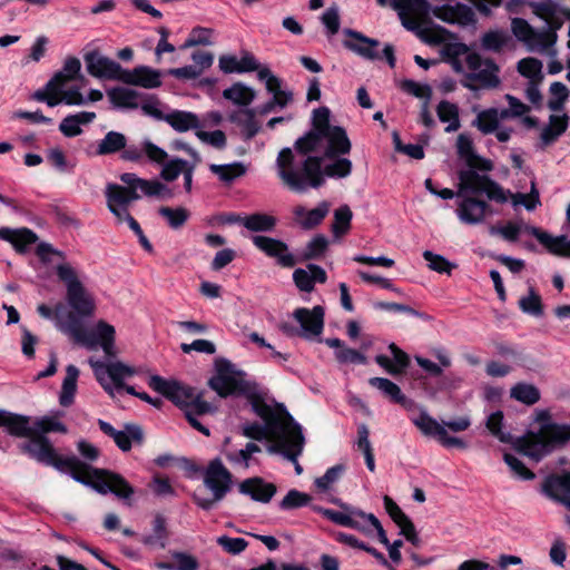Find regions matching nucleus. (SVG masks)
Masks as SVG:
<instances>
[{"instance_id": "nucleus-5", "label": "nucleus", "mask_w": 570, "mask_h": 570, "mask_svg": "<svg viewBox=\"0 0 570 570\" xmlns=\"http://www.w3.org/2000/svg\"><path fill=\"white\" fill-rule=\"evenodd\" d=\"M569 441V424H558L546 420L537 431H530L522 438H519L514 443V448L523 455L534 461H540Z\"/></svg>"}, {"instance_id": "nucleus-47", "label": "nucleus", "mask_w": 570, "mask_h": 570, "mask_svg": "<svg viewBox=\"0 0 570 570\" xmlns=\"http://www.w3.org/2000/svg\"><path fill=\"white\" fill-rule=\"evenodd\" d=\"M412 422L425 436H434L440 440L441 435L445 434V428L443 424H440L425 412H422L419 416L414 417Z\"/></svg>"}, {"instance_id": "nucleus-53", "label": "nucleus", "mask_w": 570, "mask_h": 570, "mask_svg": "<svg viewBox=\"0 0 570 570\" xmlns=\"http://www.w3.org/2000/svg\"><path fill=\"white\" fill-rule=\"evenodd\" d=\"M334 503H336L342 509V511H335L321 507H314V510L338 525L348 527L350 511L352 505L346 504L341 500H334Z\"/></svg>"}, {"instance_id": "nucleus-32", "label": "nucleus", "mask_w": 570, "mask_h": 570, "mask_svg": "<svg viewBox=\"0 0 570 570\" xmlns=\"http://www.w3.org/2000/svg\"><path fill=\"white\" fill-rule=\"evenodd\" d=\"M164 121L177 132H186L191 129L197 131L202 128L198 116L191 111L173 110L165 115Z\"/></svg>"}, {"instance_id": "nucleus-14", "label": "nucleus", "mask_w": 570, "mask_h": 570, "mask_svg": "<svg viewBox=\"0 0 570 570\" xmlns=\"http://www.w3.org/2000/svg\"><path fill=\"white\" fill-rule=\"evenodd\" d=\"M97 381L104 390L114 396V390L124 386L125 380L136 374V370L120 361L104 363L95 358H89Z\"/></svg>"}, {"instance_id": "nucleus-1", "label": "nucleus", "mask_w": 570, "mask_h": 570, "mask_svg": "<svg viewBox=\"0 0 570 570\" xmlns=\"http://www.w3.org/2000/svg\"><path fill=\"white\" fill-rule=\"evenodd\" d=\"M331 111L320 107L313 111V129L296 140L294 149L283 148L276 159L277 175L292 191L305 193L324 184L322 161L351 151L344 128L331 126Z\"/></svg>"}, {"instance_id": "nucleus-24", "label": "nucleus", "mask_w": 570, "mask_h": 570, "mask_svg": "<svg viewBox=\"0 0 570 570\" xmlns=\"http://www.w3.org/2000/svg\"><path fill=\"white\" fill-rule=\"evenodd\" d=\"M105 195L107 198V207L116 218L126 215L128 213L129 205L135 202L131 199L130 191L126 185L120 186L117 184H109L106 187Z\"/></svg>"}, {"instance_id": "nucleus-39", "label": "nucleus", "mask_w": 570, "mask_h": 570, "mask_svg": "<svg viewBox=\"0 0 570 570\" xmlns=\"http://www.w3.org/2000/svg\"><path fill=\"white\" fill-rule=\"evenodd\" d=\"M258 452H261V448L254 442H248L245 448L240 450L224 449V454L228 462L243 469L249 468L253 455Z\"/></svg>"}, {"instance_id": "nucleus-52", "label": "nucleus", "mask_w": 570, "mask_h": 570, "mask_svg": "<svg viewBox=\"0 0 570 570\" xmlns=\"http://www.w3.org/2000/svg\"><path fill=\"white\" fill-rule=\"evenodd\" d=\"M352 217L353 213L347 205H343L335 209L334 222L332 225V233L334 237L340 238L350 230Z\"/></svg>"}, {"instance_id": "nucleus-61", "label": "nucleus", "mask_w": 570, "mask_h": 570, "mask_svg": "<svg viewBox=\"0 0 570 570\" xmlns=\"http://www.w3.org/2000/svg\"><path fill=\"white\" fill-rule=\"evenodd\" d=\"M190 164L180 158H173L169 161L163 164L160 177L166 181H174L179 175L186 170Z\"/></svg>"}, {"instance_id": "nucleus-59", "label": "nucleus", "mask_w": 570, "mask_h": 570, "mask_svg": "<svg viewBox=\"0 0 570 570\" xmlns=\"http://www.w3.org/2000/svg\"><path fill=\"white\" fill-rule=\"evenodd\" d=\"M33 431L41 435L49 432L67 433L68 430L58 416H43L33 423Z\"/></svg>"}, {"instance_id": "nucleus-27", "label": "nucleus", "mask_w": 570, "mask_h": 570, "mask_svg": "<svg viewBox=\"0 0 570 570\" xmlns=\"http://www.w3.org/2000/svg\"><path fill=\"white\" fill-rule=\"evenodd\" d=\"M0 426L6 428L9 434L18 438H29L35 432L29 416L4 410H0Z\"/></svg>"}, {"instance_id": "nucleus-37", "label": "nucleus", "mask_w": 570, "mask_h": 570, "mask_svg": "<svg viewBox=\"0 0 570 570\" xmlns=\"http://www.w3.org/2000/svg\"><path fill=\"white\" fill-rule=\"evenodd\" d=\"M436 115L440 121L448 124L444 129L445 132H454L460 129V112L459 107L455 104L449 100L440 101L436 106Z\"/></svg>"}, {"instance_id": "nucleus-17", "label": "nucleus", "mask_w": 570, "mask_h": 570, "mask_svg": "<svg viewBox=\"0 0 570 570\" xmlns=\"http://www.w3.org/2000/svg\"><path fill=\"white\" fill-rule=\"evenodd\" d=\"M85 62L88 73L92 77L122 82L126 69H124L117 61L105 57L97 51H92L85 56Z\"/></svg>"}, {"instance_id": "nucleus-62", "label": "nucleus", "mask_w": 570, "mask_h": 570, "mask_svg": "<svg viewBox=\"0 0 570 570\" xmlns=\"http://www.w3.org/2000/svg\"><path fill=\"white\" fill-rule=\"evenodd\" d=\"M423 258L428 262L429 268L438 273L451 274L455 267V264L449 262L444 256L431 250H424Z\"/></svg>"}, {"instance_id": "nucleus-57", "label": "nucleus", "mask_w": 570, "mask_h": 570, "mask_svg": "<svg viewBox=\"0 0 570 570\" xmlns=\"http://www.w3.org/2000/svg\"><path fill=\"white\" fill-rule=\"evenodd\" d=\"M519 307L523 313L532 316L538 317L543 314L541 296L532 287L529 288L525 296L519 299Z\"/></svg>"}, {"instance_id": "nucleus-55", "label": "nucleus", "mask_w": 570, "mask_h": 570, "mask_svg": "<svg viewBox=\"0 0 570 570\" xmlns=\"http://www.w3.org/2000/svg\"><path fill=\"white\" fill-rule=\"evenodd\" d=\"M503 413L501 411H495L487 417L485 426L488 431L500 442L509 443L512 438L509 432L503 431Z\"/></svg>"}, {"instance_id": "nucleus-43", "label": "nucleus", "mask_w": 570, "mask_h": 570, "mask_svg": "<svg viewBox=\"0 0 570 570\" xmlns=\"http://www.w3.org/2000/svg\"><path fill=\"white\" fill-rule=\"evenodd\" d=\"M373 524L379 525V519L374 514L365 513L364 511L352 507L347 528L355 529L370 537L372 535Z\"/></svg>"}, {"instance_id": "nucleus-64", "label": "nucleus", "mask_w": 570, "mask_h": 570, "mask_svg": "<svg viewBox=\"0 0 570 570\" xmlns=\"http://www.w3.org/2000/svg\"><path fill=\"white\" fill-rule=\"evenodd\" d=\"M550 94L551 98L548 102V107L552 111H560L564 101L568 99V88L562 82L556 81L550 86Z\"/></svg>"}, {"instance_id": "nucleus-8", "label": "nucleus", "mask_w": 570, "mask_h": 570, "mask_svg": "<svg viewBox=\"0 0 570 570\" xmlns=\"http://www.w3.org/2000/svg\"><path fill=\"white\" fill-rule=\"evenodd\" d=\"M57 327L76 343L89 350H95L100 345L106 355H115V327L102 320L98 321L94 328H88L70 315L68 323L58 322Z\"/></svg>"}, {"instance_id": "nucleus-63", "label": "nucleus", "mask_w": 570, "mask_h": 570, "mask_svg": "<svg viewBox=\"0 0 570 570\" xmlns=\"http://www.w3.org/2000/svg\"><path fill=\"white\" fill-rule=\"evenodd\" d=\"M542 63L535 58H524L518 62V71L531 81L541 79Z\"/></svg>"}, {"instance_id": "nucleus-3", "label": "nucleus", "mask_w": 570, "mask_h": 570, "mask_svg": "<svg viewBox=\"0 0 570 570\" xmlns=\"http://www.w3.org/2000/svg\"><path fill=\"white\" fill-rule=\"evenodd\" d=\"M22 449L38 462L52 465L61 472H70L73 480L91 487L101 494L112 492L120 499H128L134 494L132 487L120 474L91 469L76 456L62 459L47 438L35 432Z\"/></svg>"}, {"instance_id": "nucleus-13", "label": "nucleus", "mask_w": 570, "mask_h": 570, "mask_svg": "<svg viewBox=\"0 0 570 570\" xmlns=\"http://www.w3.org/2000/svg\"><path fill=\"white\" fill-rule=\"evenodd\" d=\"M465 65L470 72L461 81L463 87L476 90L493 89L500 85L499 68L492 60H483L479 53L470 52L465 57Z\"/></svg>"}, {"instance_id": "nucleus-2", "label": "nucleus", "mask_w": 570, "mask_h": 570, "mask_svg": "<svg viewBox=\"0 0 570 570\" xmlns=\"http://www.w3.org/2000/svg\"><path fill=\"white\" fill-rule=\"evenodd\" d=\"M484 17L492 14V8H499L503 0H468ZM381 7L394 9L409 31L414 32L421 40L428 43H439L445 39V29L439 26H430V16L445 23L460 27L474 26L476 14L468 4L456 2L432 7L428 0H376Z\"/></svg>"}, {"instance_id": "nucleus-26", "label": "nucleus", "mask_w": 570, "mask_h": 570, "mask_svg": "<svg viewBox=\"0 0 570 570\" xmlns=\"http://www.w3.org/2000/svg\"><path fill=\"white\" fill-rule=\"evenodd\" d=\"M122 82L139 86L146 89L157 88L161 85L160 72L147 66H139L132 70H125Z\"/></svg>"}, {"instance_id": "nucleus-58", "label": "nucleus", "mask_w": 570, "mask_h": 570, "mask_svg": "<svg viewBox=\"0 0 570 570\" xmlns=\"http://www.w3.org/2000/svg\"><path fill=\"white\" fill-rule=\"evenodd\" d=\"M529 4L533 9V13L544 21L552 19L556 12H562L564 18H567L564 12L569 10L567 8L559 7V4L552 0L543 2H530Z\"/></svg>"}, {"instance_id": "nucleus-31", "label": "nucleus", "mask_w": 570, "mask_h": 570, "mask_svg": "<svg viewBox=\"0 0 570 570\" xmlns=\"http://www.w3.org/2000/svg\"><path fill=\"white\" fill-rule=\"evenodd\" d=\"M81 63L76 57L66 59L62 68L57 71L53 77L46 83L43 89H55L66 87V85L75 79L80 73Z\"/></svg>"}, {"instance_id": "nucleus-35", "label": "nucleus", "mask_w": 570, "mask_h": 570, "mask_svg": "<svg viewBox=\"0 0 570 570\" xmlns=\"http://www.w3.org/2000/svg\"><path fill=\"white\" fill-rule=\"evenodd\" d=\"M254 109H240L229 115V120L242 128L245 139H252L261 129Z\"/></svg>"}, {"instance_id": "nucleus-10", "label": "nucleus", "mask_w": 570, "mask_h": 570, "mask_svg": "<svg viewBox=\"0 0 570 570\" xmlns=\"http://www.w3.org/2000/svg\"><path fill=\"white\" fill-rule=\"evenodd\" d=\"M242 434L255 441H267V451L271 454L281 453L286 459L291 458V451H294V435L284 431L278 424L245 423L240 426Z\"/></svg>"}, {"instance_id": "nucleus-46", "label": "nucleus", "mask_w": 570, "mask_h": 570, "mask_svg": "<svg viewBox=\"0 0 570 570\" xmlns=\"http://www.w3.org/2000/svg\"><path fill=\"white\" fill-rule=\"evenodd\" d=\"M112 439L120 450L129 451L131 442L141 443L142 431L138 425L127 424L124 431H116Z\"/></svg>"}, {"instance_id": "nucleus-54", "label": "nucleus", "mask_w": 570, "mask_h": 570, "mask_svg": "<svg viewBox=\"0 0 570 570\" xmlns=\"http://www.w3.org/2000/svg\"><path fill=\"white\" fill-rule=\"evenodd\" d=\"M153 530V534L144 537L142 542L153 548L164 549L167 541V530L165 519L161 515L155 518Z\"/></svg>"}, {"instance_id": "nucleus-44", "label": "nucleus", "mask_w": 570, "mask_h": 570, "mask_svg": "<svg viewBox=\"0 0 570 570\" xmlns=\"http://www.w3.org/2000/svg\"><path fill=\"white\" fill-rule=\"evenodd\" d=\"M127 138L124 134L118 131H108L105 137L98 142L96 153L99 156L110 155L118 153L126 148Z\"/></svg>"}, {"instance_id": "nucleus-33", "label": "nucleus", "mask_w": 570, "mask_h": 570, "mask_svg": "<svg viewBox=\"0 0 570 570\" xmlns=\"http://www.w3.org/2000/svg\"><path fill=\"white\" fill-rule=\"evenodd\" d=\"M96 119L92 111H80L75 115L67 116L59 125L60 131L66 137H76L82 132L81 125H88Z\"/></svg>"}, {"instance_id": "nucleus-29", "label": "nucleus", "mask_w": 570, "mask_h": 570, "mask_svg": "<svg viewBox=\"0 0 570 570\" xmlns=\"http://www.w3.org/2000/svg\"><path fill=\"white\" fill-rule=\"evenodd\" d=\"M258 79L265 82L267 91L273 95L274 104H276L278 108H284L292 101V92L281 89L282 82L279 78H277L267 66L259 69Z\"/></svg>"}, {"instance_id": "nucleus-45", "label": "nucleus", "mask_w": 570, "mask_h": 570, "mask_svg": "<svg viewBox=\"0 0 570 570\" xmlns=\"http://www.w3.org/2000/svg\"><path fill=\"white\" fill-rule=\"evenodd\" d=\"M276 218L272 215L256 213L242 219V224L250 232H272L276 226Z\"/></svg>"}, {"instance_id": "nucleus-40", "label": "nucleus", "mask_w": 570, "mask_h": 570, "mask_svg": "<svg viewBox=\"0 0 570 570\" xmlns=\"http://www.w3.org/2000/svg\"><path fill=\"white\" fill-rule=\"evenodd\" d=\"M223 97L237 106L247 107L254 101L256 92L243 82H235L223 91Z\"/></svg>"}, {"instance_id": "nucleus-7", "label": "nucleus", "mask_w": 570, "mask_h": 570, "mask_svg": "<svg viewBox=\"0 0 570 570\" xmlns=\"http://www.w3.org/2000/svg\"><path fill=\"white\" fill-rule=\"evenodd\" d=\"M563 17L562 12H556L552 19L546 21L547 27L541 30L533 28L525 19L513 18L511 31L528 51L553 56L556 55L553 46L558 39L557 31L563 24Z\"/></svg>"}, {"instance_id": "nucleus-16", "label": "nucleus", "mask_w": 570, "mask_h": 570, "mask_svg": "<svg viewBox=\"0 0 570 570\" xmlns=\"http://www.w3.org/2000/svg\"><path fill=\"white\" fill-rule=\"evenodd\" d=\"M120 180L130 191L131 199L138 200L141 196L170 198L171 190L157 179H142L134 173H125L120 176Z\"/></svg>"}, {"instance_id": "nucleus-42", "label": "nucleus", "mask_w": 570, "mask_h": 570, "mask_svg": "<svg viewBox=\"0 0 570 570\" xmlns=\"http://www.w3.org/2000/svg\"><path fill=\"white\" fill-rule=\"evenodd\" d=\"M511 41L505 30L492 29L481 36L480 45L485 51L500 52Z\"/></svg>"}, {"instance_id": "nucleus-20", "label": "nucleus", "mask_w": 570, "mask_h": 570, "mask_svg": "<svg viewBox=\"0 0 570 570\" xmlns=\"http://www.w3.org/2000/svg\"><path fill=\"white\" fill-rule=\"evenodd\" d=\"M253 244L267 256L277 261L283 267H293L296 264L294 256L288 252L287 245L276 238L255 235L252 237Z\"/></svg>"}, {"instance_id": "nucleus-50", "label": "nucleus", "mask_w": 570, "mask_h": 570, "mask_svg": "<svg viewBox=\"0 0 570 570\" xmlns=\"http://www.w3.org/2000/svg\"><path fill=\"white\" fill-rule=\"evenodd\" d=\"M510 396L523 404L532 405L540 400V391L533 384L518 383L511 387Z\"/></svg>"}, {"instance_id": "nucleus-34", "label": "nucleus", "mask_w": 570, "mask_h": 570, "mask_svg": "<svg viewBox=\"0 0 570 570\" xmlns=\"http://www.w3.org/2000/svg\"><path fill=\"white\" fill-rule=\"evenodd\" d=\"M568 128V116L551 115L549 124L541 130V146L547 147L553 144Z\"/></svg>"}, {"instance_id": "nucleus-6", "label": "nucleus", "mask_w": 570, "mask_h": 570, "mask_svg": "<svg viewBox=\"0 0 570 570\" xmlns=\"http://www.w3.org/2000/svg\"><path fill=\"white\" fill-rule=\"evenodd\" d=\"M56 274L66 286V301L71 308L66 323L70 321V315L76 320L78 317L94 316L96 313V299L94 294L82 283L79 271L70 263L63 261L56 266ZM60 323L62 322L60 321Z\"/></svg>"}, {"instance_id": "nucleus-56", "label": "nucleus", "mask_w": 570, "mask_h": 570, "mask_svg": "<svg viewBox=\"0 0 570 570\" xmlns=\"http://www.w3.org/2000/svg\"><path fill=\"white\" fill-rule=\"evenodd\" d=\"M158 213L167 220V224L173 229H178L184 226L190 215L184 207L171 208L164 206L158 209Z\"/></svg>"}, {"instance_id": "nucleus-22", "label": "nucleus", "mask_w": 570, "mask_h": 570, "mask_svg": "<svg viewBox=\"0 0 570 570\" xmlns=\"http://www.w3.org/2000/svg\"><path fill=\"white\" fill-rule=\"evenodd\" d=\"M541 491L570 510V473L552 474L544 479Z\"/></svg>"}, {"instance_id": "nucleus-25", "label": "nucleus", "mask_w": 570, "mask_h": 570, "mask_svg": "<svg viewBox=\"0 0 570 570\" xmlns=\"http://www.w3.org/2000/svg\"><path fill=\"white\" fill-rule=\"evenodd\" d=\"M239 492L249 495L254 501L268 503L276 493V487L264 479L255 476L239 484Z\"/></svg>"}, {"instance_id": "nucleus-21", "label": "nucleus", "mask_w": 570, "mask_h": 570, "mask_svg": "<svg viewBox=\"0 0 570 570\" xmlns=\"http://www.w3.org/2000/svg\"><path fill=\"white\" fill-rule=\"evenodd\" d=\"M343 32L346 36V39L343 41L345 48L364 59H381V55L377 50L380 42L377 40L367 38L361 32L354 31L352 29H345Z\"/></svg>"}, {"instance_id": "nucleus-11", "label": "nucleus", "mask_w": 570, "mask_h": 570, "mask_svg": "<svg viewBox=\"0 0 570 570\" xmlns=\"http://www.w3.org/2000/svg\"><path fill=\"white\" fill-rule=\"evenodd\" d=\"M204 484L212 492L213 498H202L195 493L194 499L198 507L210 510L233 487V475L220 459H214L208 463L204 472Z\"/></svg>"}, {"instance_id": "nucleus-28", "label": "nucleus", "mask_w": 570, "mask_h": 570, "mask_svg": "<svg viewBox=\"0 0 570 570\" xmlns=\"http://www.w3.org/2000/svg\"><path fill=\"white\" fill-rule=\"evenodd\" d=\"M330 212V204L322 202L317 207L307 210L304 206H296L293 209L295 222L304 229H312L320 225Z\"/></svg>"}, {"instance_id": "nucleus-60", "label": "nucleus", "mask_w": 570, "mask_h": 570, "mask_svg": "<svg viewBox=\"0 0 570 570\" xmlns=\"http://www.w3.org/2000/svg\"><path fill=\"white\" fill-rule=\"evenodd\" d=\"M322 171L324 179L325 176L345 178L352 171V161L347 158H338L324 167L322 166Z\"/></svg>"}, {"instance_id": "nucleus-49", "label": "nucleus", "mask_w": 570, "mask_h": 570, "mask_svg": "<svg viewBox=\"0 0 570 570\" xmlns=\"http://www.w3.org/2000/svg\"><path fill=\"white\" fill-rule=\"evenodd\" d=\"M505 191L508 193V199H511L513 206L522 205L527 210H533L541 204L540 194L534 180L531 181L530 193L528 194Z\"/></svg>"}, {"instance_id": "nucleus-9", "label": "nucleus", "mask_w": 570, "mask_h": 570, "mask_svg": "<svg viewBox=\"0 0 570 570\" xmlns=\"http://www.w3.org/2000/svg\"><path fill=\"white\" fill-rule=\"evenodd\" d=\"M148 385L156 392L163 394L174 404L187 413V410L197 414H206L215 411V407L203 400V393L174 380H165L159 375H151Z\"/></svg>"}, {"instance_id": "nucleus-36", "label": "nucleus", "mask_w": 570, "mask_h": 570, "mask_svg": "<svg viewBox=\"0 0 570 570\" xmlns=\"http://www.w3.org/2000/svg\"><path fill=\"white\" fill-rule=\"evenodd\" d=\"M110 102L117 108L135 109L138 107L139 92L127 87H115L107 91Z\"/></svg>"}, {"instance_id": "nucleus-15", "label": "nucleus", "mask_w": 570, "mask_h": 570, "mask_svg": "<svg viewBox=\"0 0 570 570\" xmlns=\"http://www.w3.org/2000/svg\"><path fill=\"white\" fill-rule=\"evenodd\" d=\"M293 317L299 324L296 328L289 324H283L282 331L287 335H299L305 338L318 336L324 326V309L321 306H314L312 309L301 307L296 308Z\"/></svg>"}, {"instance_id": "nucleus-41", "label": "nucleus", "mask_w": 570, "mask_h": 570, "mask_svg": "<svg viewBox=\"0 0 570 570\" xmlns=\"http://www.w3.org/2000/svg\"><path fill=\"white\" fill-rule=\"evenodd\" d=\"M78 376L79 370L75 365H68L66 367V376L62 381L59 396V402L62 406H69L73 403Z\"/></svg>"}, {"instance_id": "nucleus-48", "label": "nucleus", "mask_w": 570, "mask_h": 570, "mask_svg": "<svg viewBox=\"0 0 570 570\" xmlns=\"http://www.w3.org/2000/svg\"><path fill=\"white\" fill-rule=\"evenodd\" d=\"M209 170L217 175L223 183H232L246 173V167L242 163H232L225 165H209Z\"/></svg>"}, {"instance_id": "nucleus-30", "label": "nucleus", "mask_w": 570, "mask_h": 570, "mask_svg": "<svg viewBox=\"0 0 570 570\" xmlns=\"http://www.w3.org/2000/svg\"><path fill=\"white\" fill-rule=\"evenodd\" d=\"M0 239L10 243L17 252H24L28 245H31L37 242V235L29 228H10V227H1L0 228Z\"/></svg>"}, {"instance_id": "nucleus-19", "label": "nucleus", "mask_w": 570, "mask_h": 570, "mask_svg": "<svg viewBox=\"0 0 570 570\" xmlns=\"http://www.w3.org/2000/svg\"><path fill=\"white\" fill-rule=\"evenodd\" d=\"M32 97L37 101L46 102L49 107H56L61 102L70 106H81L86 104V99L77 87H72L68 90H65V87L56 88V90L40 89L37 90Z\"/></svg>"}, {"instance_id": "nucleus-38", "label": "nucleus", "mask_w": 570, "mask_h": 570, "mask_svg": "<svg viewBox=\"0 0 570 570\" xmlns=\"http://www.w3.org/2000/svg\"><path fill=\"white\" fill-rule=\"evenodd\" d=\"M368 384L376 389L383 396L391 402L404 405L406 402L405 395L402 393L400 386L385 377H371Z\"/></svg>"}, {"instance_id": "nucleus-18", "label": "nucleus", "mask_w": 570, "mask_h": 570, "mask_svg": "<svg viewBox=\"0 0 570 570\" xmlns=\"http://www.w3.org/2000/svg\"><path fill=\"white\" fill-rule=\"evenodd\" d=\"M235 366L226 361L216 362V375L209 381L208 385L213 389L220 397H226L239 390V381L235 376Z\"/></svg>"}, {"instance_id": "nucleus-51", "label": "nucleus", "mask_w": 570, "mask_h": 570, "mask_svg": "<svg viewBox=\"0 0 570 570\" xmlns=\"http://www.w3.org/2000/svg\"><path fill=\"white\" fill-rule=\"evenodd\" d=\"M472 126L475 127L483 135L494 132L499 128L497 119V108H489L479 111L475 119L472 121Z\"/></svg>"}, {"instance_id": "nucleus-23", "label": "nucleus", "mask_w": 570, "mask_h": 570, "mask_svg": "<svg viewBox=\"0 0 570 570\" xmlns=\"http://www.w3.org/2000/svg\"><path fill=\"white\" fill-rule=\"evenodd\" d=\"M219 68L225 73H244L250 71H257L259 73V69H263V65L255 58L253 53L249 51H243L242 57L238 59L232 55H225L219 58Z\"/></svg>"}, {"instance_id": "nucleus-12", "label": "nucleus", "mask_w": 570, "mask_h": 570, "mask_svg": "<svg viewBox=\"0 0 570 570\" xmlns=\"http://www.w3.org/2000/svg\"><path fill=\"white\" fill-rule=\"evenodd\" d=\"M252 406L254 412L263 419L264 423L278 424L289 435H294V451L292 450L289 455L292 459L301 455L304 446V436L301 426L293 420L289 413L282 405L272 407L259 399L253 400Z\"/></svg>"}, {"instance_id": "nucleus-4", "label": "nucleus", "mask_w": 570, "mask_h": 570, "mask_svg": "<svg viewBox=\"0 0 570 570\" xmlns=\"http://www.w3.org/2000/svg\"><path fill=\"white\" fill-rule=\"evenodd\" d=\"M484 193L490 200L507 203L508 193L489 176L480 175L469 169L459 173L460 198L456 206V215L461 223L466 225H479L484 222L489 205L484 200L476 199L472 195Z\"/></svg>"}]
</instances>
